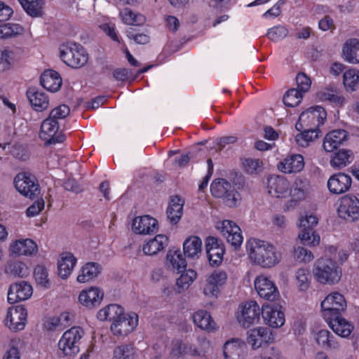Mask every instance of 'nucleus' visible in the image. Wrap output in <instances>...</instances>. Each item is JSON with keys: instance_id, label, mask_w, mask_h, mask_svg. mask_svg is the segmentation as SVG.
Returning <instances> with one entry per match:
<instances>
[{"instance_id": "f257e3e1", "label": "nucleus", "mask_w": 359, "mask_h": 359, "mask_svg": "<svg viewBox=\"0 0 359 359\" xmlns=\"http://www.w3.org/2000/svg\"><path fill=\"white\" fill-rule=\"evenodd\" d=\"M246 248L250 260L263 268L273 267L280 261V255L276 248L266 241L250 239L246 243Z\"/></svg>"}, {"instance_id": "f03ea898", "label": "nucleus", "mask_w": 359, "mask_h": 359, "mask_svg": "<svg viewBox=\"0 0 359 359\" xmlns=\"http://www.w3.org/2000/svg\"><path fill=\"white\" fill-rule=\"evenodd\" d=\"M317 280L323 284L332 285L338 283L341 276V270L337 264L330 258L318 259L313 269Z\"/></svg>"}, {"instance_id": "7ed1b4c3", "label": "nucleus", "mask_w": 359, "mask_h": 359, "mask_svg": "<svg viewBox=\"0 0 359 359\" xmlns=\"http://www.w3.org/2000/svg\"><path fill=\"white\" fill-rule=\"evenodd\" d=\"M60 55L62 61L73 68L84 66L88 60V53L79 43L67 42L60 48Z\"/></svg>"}, {"instance_id": "20e7f679", "label": "nucleus", "mask_w": 359, "mask_h": 359, "mask_svg": "<svg viewBox=\"0 0 359 359\" xmlns=\"http://www.w3.org/2000/svg\"><path fill=\"white\" fill-rule=\"evenodd\" d=\"M210 191L215 197L222 198L226 205L231 208L236 206L241 199L234 187L224 179L215 180L210 185Z\"/></svg>"}, {"instance_id": "39448f33", "label": "nucleus", "mask_w": 359, "mask_h": 359, "mask_svg": "<svg viewBox=\"0 0 359 359\" xmlns=\"http://www.w3.org/2000/svg\"><path fill=\"white\" fill-rule=\"evenodd\" d=\"M83 335L80 327H73L67 330L58 342L59 348L65 355L73 356L79 352V343Z\"/></svg>"}, {"instance_id": "423d86ee", "label": "nucleus", "mask_w": 359, "mask_h": 359, "mask_svg": "<svg viewBox=\"0 0 359 359\" xmlns=\"http://www.w3.org/2000/svg\"><path fill=\"white\" fill-rule=\"evenodd\" d=\"M346 306L344 297L337 292L327 295L321 302L323 316L325 320L341 315Z\"/></svg>"}, {"instance_id": "0eeeda50", "label": "nucleus", "mask_w": 359, "mask_h": 359, "mask_svg": "<svg viewBox=\"0 0 359 359\" xmlns=\"http://www.w3.org/2000/svg\"><path fill=\"white\" fill-rule=\"evenodd\" d=\"M15 189L22 195L33 198L40 194L39 185L36 178L29 174L18 173L14 179Z\"/></svg>"}, {"instance_id": "6e6552de", "label": "nucleus", "mask_w": 359, "mask_h": 359, "mask_svg": "<svg viewBox=\"0 0 359 359\" xmlns=\"http://www.w3.org/2000/svg\"><path fill=\"white\" fill-rule=\"evenodd\" d=\"M337 212L339 217L348 222L359 219V199L353 195L343 196L340 200Z\"/></svg>"}, {"instance_id": "1a4fd4ad", "label": "nucleus", "mask_w": 359, "mask_h": 359, "mask_svg": "<svg viewBox=\"0 0 359 359\" xmlns=\"http://www.w3.org/2000/svg\"><path fill=\"white\" fill-rule=\"evenodd\" d=\"M138 325V316L136 313H124L111 325L110 330L116 337H123L130 333Z\"/></svg>"}, {"instance_id": "9d476101", "label": "nucleus", "mask_w": 359, "mask_h": 359, "mask_svg": "<svg viewBox=\"0 0 359 359\" xmlns=\"http://www.w3.org/2000/svg\"><path fill=\"white\" fill-rule=\"evenodd\" d=\"M311 189L310 182L306 178H296L290 189L291 199L287 203V209L295 207L299 201L304 200L309 195Z\"/></svg>"}, {"instance_id": "9b49d317", "label": "nucleus", "mask_w": 359, "mask_h": 359, "mask_svg": "<svg viewBox=\"0 0 359 359\" xmlns=\"http://www.w3.org/2000/svg\"><path fill=\"white\" fill-rule=\"evenodd\" d=\"M58 130V122L48 117L41 123L40 137L46 141V144L63 142L65 140V135L61 133H57Z\"/></svg>"}, {"instance_id": "f8f14e48", "label": "nucleus", "mask_w": 359, "mask_h": 359, "mask_svg": "<svg viewBox=\"0 0 359 359\" xmlns=\"http://www.w3.org/2000/svg\"><path fill=\"white\" fill-rule=\"evenodd\" d=\"M327 118L325 109L320 106H316L308 109L301 114L296 128L299 130L298 125L301 123H307L313 128H317L323 125Z\"/></svg>"}, {"instance_id": "ddd939ff", "label": "nucleus", "mask_w": 359, "mask_h": 359, "mask_svg": "<svg viewBox=\"0 0 359 359\" xmlns=\"http://www.w3.org/2000/svg\"><path fill=\"white\" fill-rule=\"evenodd\" d=\"M217 229L226 238L227 242L231 244L235 250L239 248L243 243V237L241 234V228L234 222L230 220H224Z\"/></svg>"}, {"instance_id": "4468645a", "label": "nucleus", "mask_w": 359, "mask_h": 359, "mask_svg": "<svg viewBox=\"0 0 359 359\" xmlns=\"http://www.w3.org/2000/svg\"><path fill=\"white\" fill-rule=\"evenodd\" d=\"M260 309L255 301L246 302L238 312L237 319L243 327H249L259 320Z\"/></svg>"}, {"instance_id": "2eb2a0df", "label": "nucleus", "mask_w": 359, "mask_h": 359, "mask_svg": "<svg viewBox=\"0 0 359 359\" xmlns=\"http://www.w3.org/2000/svg\"><path fill=\"white\" fill-rule=\"evenodd\" d=\"M27 316V309L22 306L10 308L5 319L6 325L13 332L22 330L25 326Z\"/></svg>"}, {"instance_id": "dca6fc26", "label": "nucleus", "mask_w": 359, "mask_h": 359, "mask_svg": "<svg viewBox=\"0 0 359 359\" xmlns=\"http://www.w3.org/2000/svg\"><path fill=\"white\" fill-rule=\"evenodd\" d=\"M254 284L255 288L260 297L271 302L278 297V288L268 277L263 275L259 276L255 280Z\"/></svg>"}, {"instance_id": "f3484780", "label": "nucleus", "mask_w": 359, "mask_h": 359, "mask_svg": "<svg viewBox=\"0 0 359 359\" xmlns=\"http://www.w3.org/2000/svg\"><path fill=\"white\" fill-rule=\"evenodd\" d=\"M33 293L32 286L26 281L16 282L10 285L8 291V302L9 304L28 299Z\"/></svg>"}, {"instance_id": "a211bd4d", "label": "nucleus", "mask_w": 359, "mask_h": 359, "mask_svg": "<svg viewBox=\"0 0 359 359\" xmlns=\"http://www.w3.org/2000/svg\"><path fill=\"white\" fill-rule=\"evenodd\" d=\"M274 339L271 330L268 327H259L249 332L247 341L253 349L271 343Z\"/></svg>"}, {"instance_id": "6ab92c4d", "label": "nucleus", "mask_w": 359, "mask_h": 359, "mask_svg": "<svg viewBox=\"0 0 359 359\" xmlns=\"http://www.w3.org/2000/svg\"><path fill=\"white\" fill-rule=\"evenodd\" d=\"M133 231L137 234H150L158 230V221L149 216L137 217L133 219Z\"/></svg>"}, {"instance_id": "aec40b11", "label": "nucleus", "mask_w": 359, "mask_h": 359, "mask_svg": "<svg viewBox=\"0 0 359 359\" xmlns=\"http://www.w3.org/2000/svg\"><path fill=\"white\" fill-rule=\"evenodd\" d=\"M348 140V133L345 130H333L324 137L323 147L327 152H332Z\"/></svg>"}, {"instance_id": "412c9836", "label": "nucleus", "mask_w": 359, "mask_h": 359, "mask_svg": "<svg viewBox=\"0 0 359 359\" xmlns=\"http://www.w3.org/2000/svg\"><path fill=\"white\" fill-rule=\"evenodd\" d=\"M351 185V177L342 172L332 175L327 181L330 191L334 194H341L347 191Z\"/></svg>"}, {"instance_id": "4be33fe9", "label": "nucleus", "mask_w": 359, "mask_h": 359, "mask_svg": "<svg viewBox=\"0 0 359 359\" xmlns=\"http://www.w3.org/2000/svg\"><path fill=\"white\" fill-rule=\"evenodd\" d=\"M262 315L266 324L272 327H280L285 323V315L276 307L269 305L263 306Z\"/></svg>"}, {"instance_id": "5701e85b", "label": "nucleus", "mask_w": 359, "mask_h": 359, "mask_svg": "<svg viewBox=\"0 0 359 359\" xmlns=\"http://www.w3.org/2000/svg\"><path fill=\"white\" fill-rule=\"evenodd\" d=\"M290 188L289 182L283 177L273 176L268 180L269 193L276 198H285Z\"/></svg>"}, {"instance_id": "b1692460", "label": "nucleus", "mask_w": 359, "mask_h": 359, "mask_svg": "<svg viewBox=\"0 0 359 359\" xmlns=\"http://www.w3.org/2000/svg\"><path fill=\"white\" fill-rule=\"evenodd\" d=\"M278 168L284 173L299 172L304 168V157L301 154L291 155L281 161Z\"/></svg>"}, {"instance_id": "393cba45", "label": "nucleus", "mask_w": 359, "mask_h": 359, "mask_svg": "<svg viewBox=\"0 0 359 359\" xmlns=\"http://www.w3.org/2000/svg\"><path fill=\"white\" fill-rule=\"evenodd\" d=\"M104 293L98 287H90L87 290H83L79 296V302L88 308H93L100 305Z\"/></svg>"}, {"instance_id": "a878e982", "label": "nucleus", "mask_w": 359, "mask_h": 359, "mask_svg": "<svg viewBox=\"0 0 359 359\" xmlns=\"http://www.w3.org/2000/svg\"><path fill=\"white\" fill-rule=\"evenodd\" d=\"M27 96L34 110L42 111L48 108L49 98L45 93L35 88H29L27 91Z\"/></svg>"}, {"instance_id": "bb28decb", "label": "nucleus", "mask_w": 359, "mask_h": 359, "mask_svg": "<svg viewBox=\"0 0 359 359\" xmlns=\"http://www.w3.org/2000/svg\"><path fill=\"white\" fill-rule=\"evenodd\" d=\"M341 56L348 63H359V40L349 39L346 41L342 46Z\"/></svg>"}, {"instance_id": "cd10ccee", "label": "nucleus", "mask_w": 359, "mask_h": 359, "mask_svg": "<svg viewBox=\"0 0 359 359\" xmlns=\"http://www.w3.org/2000/svg\"><path fill=\"white\" fill-rule=\"evenodd\" d=\"M9 251L15 256L32 255L37 251V245L29 238L18 240L11 244Z\"/></svg>"}, {"instance_id": "c85d7f7f", "label": "nucleus", "mask_w": 359, "mask_h": 359, "mask_svg": "<svg viewBox=\"0 0 359 359\" xmlns=\"http://www.w3.org/2000/svg\"><path fill=\"white\" fill-rule=\"evenodd\" d=\"M40 83L44 88L54 93L60 88L62 79L57 72L48 69L41 74Z\"/></svg>"}, {"instance_id": "c756f323", "label": "nucleus", "mask_w": 359, "mask_h": 359, "mask_svg": "<svg viewBox=\"0 0 359 359\" xmlns=\"http://www.w3.org/2000/svg\"><path fill=\"white\" fill-rule=\"evenodd\" d=\"M168 244V238L163 234L156 235L143 245L142 250L147 255H154L162 251Z\"/></svg>"}, {"instance_id": "7c9ffc66", "label": "nucleus", "mask_w": 359, "mask_h": 359, "mask_svg": "<svg viewBox=\"0 0 359 359\" xmlns=\"http://www.w3.org/2000/svg\"><path fill=\"white\" fill-rule=\"evenodd\" d=\"M76 263V259L72 253H62L57 263L58 275L62 278L66 279L72 273Z\"/></svg>"}, {"instance_id": "2f4dec72", "label": "nucleus", "mask_w": 359, "mask_h": 359, "mask_svg": "<svg viewBox=\"0 0 359 359\" xmlns=\"http://www.w3.org/2000/svg\"><path fill=\"white\" fill-rule=\"evenodd\" d=\"M337 334L346 337L352 332L353 326L346 320L341 317V315L325 320Z\"/></svg>"}, {"instance_id": "473e14b6", "label": "nucleus", "mask_w": 359, "mask_h": 359, "mask_svg": "<svg viewBox=\"0 0 359 359\" xmlns=\"http://www.w3.org/2000/svg\"><path fill=\"white\" fill-rule=\"evenodd\" d=\"M166 266L169 270L181 273L187 267V262L180 250H169L167 254Z\"/></svg>"}, {"instance_id": "72a5a7b5", "label": "nucleus", "mask_w": 359, "mask_h": 359, "mask_svg": "<svg viewBox=\"0 0 359 359\" xmlns=\"http://www.w3.org/2000/svg\"><path fill=\"white\" fill-rule=\"evenodd\" d=\"M183 206L184 201L179 196H175L171 198L166 213L168 219L172 224L180 221L182 215Z\"/></svg>"}, {"instance_id": "f704fd0d", "label": "nucleus", "mask_w": 359, "mask_h": 359, "mask_svg": "<svg viewBox=\"0 0 359 359\" xmlns=\"http://www.w3.org/2000/svg\"><path fill=\"white\" fill-rule=\"evenodd\" d=\"M354 156L351 150L342 149L333 154L330 163L332 168L341 169L350 164Z\"/></svg>"}, {"instance_id": "c9c22d12", "label": "nucleus", "mask_w": 359, "mask_h": 359, "mask_svg": "<svg viewBox=\"0 0 359 359\" xmlns=\"http://www.w3.org/2000/svg\"><path fill=\"white\" fill-rule=\"evenodd\" d=\"M102 267L97 262L86 263L81 269V272L77 276V280L79 283L88 282L98 276L101 273Z\"/></svg>"}, {"instance_id": "e433bc0d", "label": "nucleus", "mask_w": 359, "mask_h": 359, "mask_svg": "<svg viewBox=\"0 0 359 359\" xmlns=\"http://www.w3.org/2000/svg\"><path fill=\"white\" fill-rule=\"evenodd\" d=\"M202 241L198 236H191L183 244L184 255L189 258H198L201 253Z\"/></svg>"}, {"instance_id": "4c0bfd02", "label": "nucleus", "mask_w": 359, "mask_h": 359, "mask_svg": "<svg viewBox=\"0 0 359 359\" xmlns=\"http://www.w3.org/2000/svg\"><path fill=\"white\" fill-rule=\"evenodd\" d=\"M193 321L201 330L210 332L215 329V323L207 311L199 310L195 312L193 314Z\"/></svg>"}, {"instance_id": "58836bf2", "label": "nucleus", "mask_w": 359, "mask_h": 359, "mask_svg": "<svg viewBox=\"0 0 359 359\" xmlns=\"http://www.w3.org/2000/svg\"><path fill=\"white\" fill-rule=\"evenodd\" d=\"M124 313L123 309L119 305L109 304L100 309L97 313V317L100 320H110L113 323L114 320H117Z\"/></svg>"}, {"instance_id": "ea45409f", "label": "nucleus", "mask_w": 359, "mask_h": 359, "mask_svg": "<svg viewBox=\"0 0 359 359\" xmlns=\"http://www.w3.org/2000/svg\"><path fill=\"white\" fill-rule=\"evenodd\" d=\"M26 13L32 17H41L45 4L43 0H18Z\"/></svg>"}, {"instance_id": "a19ab883", "label": "nucleus", "mask_w": 359, "mask_h": 359, "mask_svg": "<svg viewBox=\"0 0 359 359\" xmlns=\"http://www.w3.org/2000/svg\"><path fill=\"white\" fill-rule=\"evenodd\" d=\"M196 278V272L192 269L182 271L181 276L177 279L175 290L177 293H181L187 290Z\"/></svg>"}, {"instance_id": "79ce46f5", "label": "nucleus", "mask_w": 359, "mask_h": 359, "mask_svg": "<svg viewBox=\"0 0 359 359\" xmlns=\"http://www.w3.org/2000/svg\"><path fill=\"white\" fill-rule=\"evenodd\" d=\"M320 130L317 128H309L305 130L303 133H299L295 137L297 144L302 147H306L310 142H313L319 136Z\"/></svg>"}, {"instance_id": "37998d69", "label": "nucleus", "mask_w": 359, "mask_h": 359, "mask_svg": "<svg viewBox=\"0 0 359 359\" xmlns=\"http://www.w3.org/2000/svg\"><path fill=\"white\" fill-rule=\"evenodd\" d=\"M5 272L15 277H25L29 274V269L21 262H9L5 266Z\"/></svg>"}, {"instance_id": "c03bdc74", "label": "nucleus", "mask_w": 359, "mask_h": 359, "mask_svg": "<svg viewBox=\"0 0 359 359\" xmlns=\"http://www.w3.org/2000/svg\"><path fill=\"white\" fill-rule=\"evenodd\" d=\"M123 22L126 25L140 26L144 23L145 18L140 13H135L129 8H125L120 13Z\"/></svg>"}, {"instance_id": "a18cd8bd", "label": "nucleus", "mask_w": 359, "mask_h": 359, "mask_svg": "<svg viewBox=\"0 0 359 359\" xmlns=\"http://www.w3.org/2000/svg\"><path fill=\"white\" fill-rule=\"evenodd\" d=\"M343 83L346 90L354 91L359 83V71L354 68L346 70L343 75Z\"/></svg>"}, {"instance_id": "49530a36", "label": "nucleus", "mask_w": 359, "mask_h": 359, "mask_svg": "<svg viewBox=\"0 0 359 359\" xmlns=\"http://www.w3.org/2000/svg\"><path fill=\"white\" fill-rule=\"evenodd\" d=\"M241 348V341L238 339H231L225 342L223 346V353L225 359H235Z\"/></svg>"}, {"instance_id": "de8ad7c7", "label": "nucleus", "mask_w": 359, "mask_h": 359, "mask_svg": "<svg viewBox=\"0 0 359 359\" xmlns=\"http://www.w3.org/2000/svg\"><path fill=\"white\" fill-rule=\"evenodd\" d=\"M333 339V335L326 330H321L318 331L316 336L317 343L326 348L337 347V343Z\"/></svg>"}, {"instance_id": "09e8293b", "label": "nucleus", "mask_w": 359, "mask_h": 359, "mask_svg": "<svg viewBox=\"0 0 359 359\" xmlns=\"http://www.w3.org/2000/svg\"><path fill=\"white\" fill-rule=\"evenodd\" d=\"M34 277L36 283L43 287L48 288L50 286L48 273L47 269L41 265H38L34 270Z\"/></svg>"}, {"instance_id": "8fccbe9b", "label": "nucleus", "mask_w": 359, "mask_h": 359, "mask_svg": "<svg viewBox=\"0 0 359 359\" xmlns=\"http://www.w3.org/2000/svg\"><path fill=\"white\" fill-rule=\"evenodd\" d=\"M302 93L295 88L290 89L283 97V103L290 107L297 106L302 100Z\"/></svg>"}, {"instance_id": "3c124183", "label": "nucleus", "mask_w": 359, "mask_h": 359, "mask_svg": "<svg viewBox=\"0 0 359 359\" xmlns=\"http://www.w3.org/2000/svg\"><path fill=\"white\" fill-rule=\"evenodd\" d=\"M302 231L299 233V238L304 245H316L320 242V236L315 234L313 229L302 228Z\"/></svg>"}, {"instance_id": "603ef678", "label": "nucleus", "mask_w": 359, "mask_h": 359, "mask_svg": "<svg viewBox=\"0 0 359 359\" xmlns=\"http://www.w3.org/2000/svg\"><path fill=\"white\" fill-rule=\"evenodd\" d=\"M23 29L18 24L6 23L0 25V38H8L22 33Z\"/></svg>"}, {"instance_id": "864d4df0", "label": "nucleus", "mask_w": 359, "mask_h": 359, "mask_svg": "<svg viewBox=\"0 0 359 359\" xmlns=\"http://www.w3.org/2000/svg\"><path fill=\"white\" fill-rule=\"evenodd\" d=\"M135 351L130 345H121L115 348L113 359H133Z\"/></svg>"}, {"instance_id": "5fc2aeb1", "label": "nucleus", "mask_w": 359, "mask_h": 359, "mask_svg": "<svg viewBox=\"0 0 359 359\" xmlns=\"http://www.w3.org/2000/svg\"><path fill=\"white\" fill-rule=\"evenodd\" d=\"M318 98L322 101H329L342 105L344 101V97L337 95L333 90H324L318 93Z\"/></svg>"}, {"instance_id": "6e6d98bb", "label": "nucleus", "mask_w": 359, "mask_h": 359, "mask_svg": "<svg viewBox=\"0 0 359 359\" xmlns=\"http://www.w3.org/2000/svg\"><path fill=\"white\" fill-rule=\"evenodd\" d=\"M309 271L305 269H299L295 273L297 285L302 291H305L309 288Z\"/></svg>"}, {"instance_id": "4d7b16f0", "label": "nucleus", "mask_w": 359, "mask_h": 359, "mask_svg": "<svg viewBox=\"0 0 359 359\" xmlns=\"http://www.w3.org/2000/svg\"><path fill=\"white\" fill-rule=\"evenodd\" d=\"M243 166L248 174H257L262 170V162L259 159L248 158L243 161Z\"/></svg>"}, {"instance_id": "13d9d810", "label": "nucleus", "mask_w": 359, "mask_h": 359, "mask_svg": "<svg viewBox=\"0 0 359 359\" xmlns=\"http://www.w3.org/2000/svg\"><path fill=\"white\" fill-rule=\"evenodd\" d=\"M294 258L298 262H309L313 259V253L303 247H297L294 249Z\"/></svg>"}, {"instance_id": "bf43d9fd", "label": "nucleus", "mask_w": 359, "mask_h": 359, "mask_svg": "<svg viewBox=\"0 0 359 359\" xmlns=\"http://www.w3.org/2000/svg\"><path fill=\"white\" fill-rule=\"evenodd\" d=\"M288 34V30L282 25L271 28L267 32V36L273 41H278L284 39Z\"/></svg>"}, {"instance_id": "052dcab7", "label": "nucleus", "mask_w": 359, "mask_h": 359, "mask_svg": "<svg viewBox=\"0 0 359 359\" xmlns=\"http://www.w3.org/2000/svg\"><path fill=\"white\" fill-rule=\"evenodd\" d=\"M70 112L69 107L66 104H61L54 108L50 113L48 118L54 121L65 118Z\"/></svg>"}, {"instance_id": "680f3d73", "label": "nucleus", "mask_w": 359, "mask_h": 359, "mask_svg": "<svg viewBox=\"0 0 359 359\" xmlns=\"http://www.w3.org/2000/svg\"><path fill=\"white\" fill-rule=\"evenodd\" d=\"M210 264L212 266H218L223 259L224 248H217L206 250Z\"/></svg>"}, {"instance_id": "e2e57ef3", "label": "nucleus", "mask_w": 359, "mask_h": 359, "mask_svg": "<svg viewBox=\"0 0 359 359\" xmlns=\"http://www.w3.org/2000/svg\"><path fill=\"white\" fill-rule=\"evenodd\" d=\"M208 278L219 288L226 284L227 280V273L224 270L217 269L208 276Z\"/></svg>"}, {"instance_id": "0e129e2a", "label": "nucleus", "mask_w": 359, "mask_h": 359, "mask_svg": "<svg viewBox=\"0 0 359 359\" xmlns=\"http://www.w3.org/2000/svg\"><path fill=\"white\" fill-rule=\"evenodd\" d=\"M126 34L129 39H133L138 44H147L149 42L150 37L149 35L144 33H138L133 27H130L126 30Z\"/></svg>"}, {"instance_id": "69168bd1", "label": "nucleus", "mask_w": 359, "mask_h": 359, "mask_svg": "<svg viewBox=\"0 0 359 359\" xmlns=\"http://www.w3.org/2000/svg\"><path fill=\"white\" fill-rule=\"evenodd\" d=\"M219 292V288L208 277L203 287V293L208 298H216Z\"/></svg>"}, {"instance_id": "338daca9", "label": "nucleus", "mask_w": 359, "mask_h": 359, "mask_svg": "<svg viewBox=\"0 0 359 359\" xmlns=\"http://www.w3.org/2000/svg\"><path fill=\"white\" fill-rule=\"evenodd\" d=\"M296 82L297 85V90L301 93L307 92L311 84V79L304 74L299 73L296 76Z\"/></svg>"}, {"instance_id": "774afa93", "label": "nucleus", "mask_w": 359, "mask_h": 359, "mask_svg": "<svg viewBox=\"0 0 359 359\" xmlns=\"http://www.w3.org/2000/svg\"><path fill=\"white\" fill-rule=\"evenodd\" d=\"M44 205L45 203L43 199L35 201L31 206H29L27 209V216L30 217L37 215L44 208Z\"/></svg>"}]
</instances>
